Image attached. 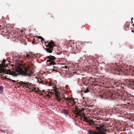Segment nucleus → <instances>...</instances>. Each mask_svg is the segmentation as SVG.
Instances as JSON below:
<instances>
[{
	"mask_svg": "<svg viewBox=\"0 0 134 134\" xmlns=\"http://www.w3.org/2000/svg\"><path fill=\"white\" fill-rule=\"evenodd\" d=\"M6 61L5 59L3 60L2 63L0 64V73H4L6 74H9L12 75L13 77H16L19 75H22L24 76H31L34 73L33 71L30 69V66L29 65H22L21 68L18 67L16 69V72L19 74H17L14 71H11L10 69L6 70L4 67H7L9 63H7L6 64Z\"/></svg>",
	"mask_w": 134,
	"mask_h": 134,
	"instance_id": "nucleus-1",
	"label": "nucleus"
},
{
	"mask_svg": "<svg viewBox=\"0 0 134 134\" xmlns=\"http://www.w3.org/2000/svg\"><path fill=\"white\" fill-rule=\"evenodd\" d=\"M48 83L49 86H53L52 87L53 88V91L55 92L56 98L57 99V100L59 102L60 101L63 102V99L65 100H66V99L67 98H65L64 94H62L61 96H60V92L57 91V88L55 87V85H53V83H52L50 82H49Z\"/></svg>",
	"mask_w": 134,
	"mask_h": 134,
	"instance_id": "nucleus-2",
	"label": "nucleus"
},
{
	"mask_svg": "<svg viewBox=\"0 0 134 134\" xmlns=\"http://www.w3.org/2000/svg\"><path fill=\"white\" fill-rule=\"evenodd\" d=\"M47 59H48L47 61V66H52V65H56V64L54 60L55 59V58L54 56L52 55L47 56Z\"/></svg>",
	"mask_w": 134,
	"mask_h": 134,
	"instance_id": "nucleus-3",
	"label": "nucleus"
},
{
	"mask_svg": "<svg viewBox=\"0 0 134 134\" xmlns=\"http://www.w3.org/2000/svg\"><path fill=\"white\" fill-rule=\"evenodd\" d=\"M54 42L51 40L50 42L48 43L47 45H46L47 48H45L46 51L49 53H51L53 50V48L55 46Z\"/></svg>",
	"mask_w": 134,
	"mask_h": 134,
	"instance_id": "nucleus-4",
	"label": "nucleus"
},
{
	"mask_svg": "<svg viewBox=\"0 0 134 134\" xmlns=\"http://www.w3.org/2000/svg\"><path fill=\"white\" fill-rule=\"evenodd\" d=\"M99 127H96V130L99 131V134H104L106 131H108L107 129L104 128V124H100L99 125Z\"/></svg>",
	"mask_w": 134,
	"mask_h": 134,
	"instance_id": "nucleus-5",
	"label": "nucleus"
},
{
	"mask_svg": "<svg viewBox=\"0 0 134 134\" xmlns=\"http://www.w3.org/2000/svg\"><path fill=\"white\" fill-rule=\"evenodd\" d=\"M111 69L118 71V72H123L124 68L122 67L121 66H118L116 64V63H114L111 65L110 68Z\"/></svg>",
	"mask_w": 134,
	"mask_h": 134,
	"instance_id": "nucleus-6",
	"label": "nucleus"
},
{
	"mask_svg": "<svg viewBox=\"0 0 134 134\" xmlns=\"http://www.w3.org/2000/svg\"><path fill=\"white\" fill-rule=\"evenodd\" d=\"M75 110L74 111V112L77 115V116H75L76 118H77L78 115H80L81 117H82V116L84 115V114L82 112L84 110L83 108H82L80 110H78L77 109V107L76 106H75Z\"/></svg>",
	"mask_w": 134,
	"mask_h": 134,
	"instance_id": "nucleus-7",
	"label": "nucleus"
},
{
	"mask_svg": "<svg viewBox=\"0 0 134 134\" xmlns=\"http://www.w3.org/2000/svg\"><path fill=\"white\" fill-rule=\"evenodd\" d=\"M17 82L16 83L17 84H19L21 85V86H23V87L25 86L28 88L30 85H31V83L29 82L25 83L24 82H23L22 81H20L19 82H18L19 80H18L16 81Z\"/></svg>",
	"mask_w": 134,
	"mask_h": 134,
	"instance_id": "nucleus-8",
	"label": "nucleus"
},
{
	"mask_svg": "<svg viewBox=\"0 0 134 134\" xmlns=\"http://www.w3.org/2000/svg\"><path fill=\"white\" fill-rule=\"evenodd\" d=\"M66 100L68 102V105H71L73 106L75 104L76 102L74 100V99L72 98H67Z\"/></svg>",
	"mask_w": 134,
	"mask_h": 134,
	"instance_id": "nucleus-9",
	"label": "nucleus"
},
{
	"mask_svg": "<svg viewBox=\"0 0 134 134\" xmlns=\"http://www.w3.org/2000/svg\"><path fill=\"white\" fill-rule=\"evenodd\" d=\"M122 72H127V73H128L129 75H131L132 76L134 75V71L133 68L130 69L128 70H126L124 68Z\"/></svg>",
	"mask_w": 134,
	"mask_h": 134,
	"instance_id": "nucleus-10",
	"label": "nucleus"
},
{
	"mask_svg": "<svg viewBox=\"0 0 134 134\" xmlns=\"http://www.w3.org/2000/svg\"><path fill=\"white\" fill-rule=\"evenodd\" d=\"M53 66L51 68V69L52 70V72H59L58 68L57 66L56 65H52Z\"/></svg>",
	"mask_w": 134,
	"mask_h": 134,
	"instance_id": "nucleus-11",
	"label": "nucleus"
},
{
	"mask_svg": "<svg viewBox=\"0 0 134 134\" xmlns=\"http://www.w3.org/2000/svg\"><path fill=\"white\" fill-rule=\"evenodd\" d=\"M24 58L26 59L29 60H31L32 59V55L30 54H27L26 55H23Z\"/></svg>",
	"mask_w": 134,
	"mask_h": 134,
	"instance_id": "nucleus-12",
	"label": "nucleus"
},
{
	"mask_svg": "<svg viewBox=\"0 0 134 134\" xmlns=\"http://www.w3.org/2000/svg\"><path fill=\"white\" fill-rule=\"evenodd\" d=\"M88 134H99L98 131L90 130L87 131Z\"/></svg>",
	"mask_w": 134,
	"mask_h": 134,
	"instance_id": "nucleus-13",
	"label": "nucleus"
},
{
	"mask_svg": "<svg viewBox=\"0 0 134 134\" xmlns=\"http://www.w3.org/2000/svg\"><path fill=\"white\" fill-rule=\"evenodd\" d=\"M37 82L39 83L42 84H46L48 83L47 82L43 81L41 79H38L37 80Z\"/></svg>",
	"mask_w": 134,
	"mask_h": 134,
	"instance_id": "nucleus-14",
	"label": "nucleus"
},
{
	"mask_svg": "<svg viewBox=\"0 0 134 134\" xmlns=\"http://www.w3.org/2000/svg\"><path fill=\"white\" fill-rule=\"evenodd\" d=\"M116 94L114 93H110L108 96H110L112 99H114L116 98Z\"/></svg>",
	"mask_w": 134,
	"mask_h": 134,
	"instance_id": "nucleus-15",
	"label": "nucleus"
},
{
	"mask_svg": "<svg viewBox=\"0 0 134 134\" xmlns=\"http://www.w3.org/2000/svg\"><path fill=\"white\" fill-rule=\"evenodd\" d=\"M105 94L102 91L99 93V96L101 98H104V97Z\"/></svg>",
	"mask_w": 134,
	"mask_h": 134,
	"instance_id": "nucleus-16",
	"label": "nucleus"
},
{
	"mask_svg": "<svg viewBox=\"0 0 134 134\" xmlns=\"http://www.w3.org/2000/svg\"><path fill=\"white\" fill-rule=\"evenodd\" d=\"M37 37L38 39H40L41 40V41H43L44 40V39L43 38H42L41 36H37Z\"/></svg>",
	"mask_w": 134,
	"mask_h": 134,
	"instance_id": "nucleus-17",
	"label": "nucleus"
},
{
	"mask_svg": "<svg viewBox=\"0 0 134 134\" xmlns=\"http://www.w3.org/2000/svg\"><path fill=\"white\" fill-rule=\"evenodd\" d=\"M37 89L36 87H33L32 88V89L31 90V92L34 91H35V90H36Z\"/></svg>",
	"mask_w": 134,
	"mask_h": 134,
	"instance_id": "nucleus-18",
	"label": "nucleus"
},
{
	"mask_svg": "<svg viewBox=\"0 0 134 134\" xmlns=\"http://www.w3.org/2000/svg\"><path fill=\"white\" fill-rule=\"evenodd\" d=\"M84 116L83 120L85 121H87V118L85 116V115H84V116Z\"/></svg>",
	"mask_w": 134,
	"mask_h": 134,
	"instance_id": "nucleus-19",
	"label": "nucleus"
},
{
	"mask_svg": "<svg viewBox=\"0 0 134 134\" xmlns=\"http://www.w3.org/2000/svg\"><path fill=\"white\" fill-rule=\"evenodd\" d=\"M3 87L2 86L0 87V93H2L3 92Z\"/></svg>",
	"mask_w": 134,
	"mask_h": 134,
	"instance_id": "nucleus-20",
	"label": "nucleus"
},
{
	"mask_svg": "<svg viewBox=\"0 0 134 134\" xmlns=\"http://www.w3.org/2000/svg\"><path fill=\"white\" fill-rule=\"evenodd\" d=\"M63 112L65 114H68L69 113V111L67 110H64V111Z\"/></svg>",
	"mask_w": 134,
	"mask_h": 134,
	"instance_id": "nucleus-21",
	"label": "nucleus"
},
{
	"mask_svg": "<svg viewBox=\"0 0 134 134\" xmlns=\"http://www.w3.org/2000/svg\"><path fill=\"white\" fill-rule=\"evenodd\" d=\"M35 92H36V93H37V92H41V91L40 90L39 88H37L36 90H35Z\"/></svg>",
	"mask_w": 134,
	"mask_h": 134,
	"instance_id": "nucleus-22",
	"label": "nucleus"
},
{
	"mask_svg": "<svg viewBox=\"0 0 134 134\" xmlns=\"http://www.w3.org/2000/svg\"><path fill=\"white\" fill-rule=\"evenodd\" d=\"M114 85L116 86H118L119 84V83L118 82H114Z\"/></svg>",
	"mask_w": 134,
	"mask_h": 134,
	"instance_id": "nucleus-23",
	"label": "nucleus"
},
{
	"mask_svg": "<svg viewBox=\"0 0 134 134\" xmlns=\"http://www.w3.org/2000/svg\"><path fill=\"white\" fill-rule=\"evenodd\" d=\"M73 50L76 52H77V51H78V50L77 49V47H74L73 48Z\"/></svg>",
	"mask_w": 134,
	"mask_h": 134,
	"instance_id": "nucleus-24",
	"label": "nucleus"
},
{
	"mask_svg": "<svg viewBox=\"0 0 134 134\" xmlns=\"http://www.w3.org/2000/svg\"><path fill=\"white\" fill-rule=\"evenodd\" d=\"M89 91L88 88H86V90L84 91V92L85 93H87L89 92Z\"/></svg>",
	"mask_w": 134,
	"mask_h": 134,
	"instance_id": "nucleus-25",
	"label": "nucleus"
},
{
	"mask_svg": "<svg viewBox=\"0 0 134 134\" xmlns=\"http://www.w3.org/2000/svg\"><path fill=\"white\" fill-rule=\"evenodd\" d=\"M9 80L10 81H12L13 82H16L17 81L14 80H12L10 79H9Z\"/></svg>",
	"mask_w": 134,
	"mask_h": 134,
	"instance_id": "nucleus-26",
	"label": "nucleus"
},
{
	"mask_svg": "<svg viewBox=\"0 0 134 134\" xmlns=\"http://www.w3.org/2000/svg\"><path fill=\"white\" fill-rule=\"evenodd\" d=\"M9 26H6V28L7 29H8V30H9V29H10V28L9 27Z\"/></svg>",
	"mask_w": 134,
	"mask_h": 134,
	"instance_id": "nucleus-27",
	"label": "nucleus"
},
{
	"mask_svg": "<svg viewBox=\"0 0 134 134\" xmlns=\"http://www.w3.org/2000/svg\"><path fill=\"white\" fill-rule=\"evenodd\" d=\"M4 77V79H7V80H9V79H10L8 78L6 76H4V77Z\"/></svg>",
	"mask_w": 134,
	"mask_h": 134,
	"instance_id": "nucleus-28",
	"label": "nucleus"
},
{
	"mask_svg": "<svg viewBox=\"0 0 134 134\" xmlns=\"http://www.w3.org/2000/svg\"><path fill=\"white\" fill-rule=\"evenodd\" d=\"M133 18L132 17V18H131V24H133V21H132V20H133Z\"/></svg>",
	"mask_w": 134,
	"mask_h": 134,
	"instance_id": "nucleus-29",
	"label": "nucleus"
},
{
	"mask_svg": "<svg viewBox=\"0 0 134 134\" xmlns=\"http://www.w3.org/2000/svg\"><path fill=\"white\" fill-rule=\"evenodd\" d=\"M47 97H48L49 98H50V96L48 94H47Z\"/></svg>",
	"mask_w": 134,
	"mask_h": 134,
	"instance_id": "nucleus-30",
	"label": "nucleus"
},
{
	"mask_svg": "<svg viewBox=\"0 0 134 134\" xmlns=\"http://www.w3.org/2000/svg\"><path fill=\"white\" fill-rule=\"evenodd\" d=\"M49 93H50L51 94H53L54 93L53 92H49Z\"/></svg>",
	"mask_w": 134,
	"mask_h": 134,
	"instance_id": "nucleus-31",
	"label": "nucleus"
},
{
	"mask_svg": "<svg viewBox=\"0 0 134 134\" xmlns=\"http://www.w3.org/2000/svg\"><path fill=\"white\" fill-rule=\"evenodd\" d=\"M132 25L133 26V27H134V23H133V24H132Z\"/></svg>",
	"mask_w": 134,
	"mask_h": 134,
	"instance_id": "nucleus-32",
	"label": "nucleus"
},
{
	"mask_svg": "<svg viewBox=\"0 0 134 134\" xmlns=\"http://www.w3.org/2000/svg\"><path fill=\"white\" fill-rule=\"evenodd\" d=\"M64 67L66 69L68 68L67 66H65Z\"/></svg>",
	"mask_w": 134,
	"mask_h": 134,
	"instance_id": "nucleus-33",
	"label": "nucleus"
},
{
	"mask_svg": "<svg viewBox=\"0 0 134 134\" xmlns=\"http://www.w3.org/2000/svg\"><path fill=\"white\" fill-rule=\"evenodd\" d=\"M131 31L132 32H133V33H134V30H131Z\"/></svg>",
	"mask_w": 134,
	"mask_h": 134,
	"instance_id": "nucleus-34",
	"label": "nucleus"
},
{
	"mask_svg": "<svg viewBox=\"0 0 134 134\" xmlns=\"http://www.w3.org/2000/svg\"><path fill=\"white\" fill-rule=\"evenodd\" d=\"M38 93V94H41V95L42 96L43 95V94H41V93Z\"/></svg>",
	"mask_w": 134,
	"mask_h": 134,
	"instance_id": "nucleus-35",
	"label": "nucleus"
},
{
	"mask_svg": "<svg viewBox=\"0 0 134 134\" xmlns=\"http://www.w3.org/2000/svg\"><path fill=\"white\" fill-rule=\"evenodd\" d=\"M81 97H82V99H84L85 98L83 97L82 96H81Z\"/></svg>",
	"mask_w": 134,
	"mask_h": 134,
	"instance_id": "nucleus-36",
	"label": "nucleus"
},
{
	"mask_svg": "<svg viewBox=\"0 0 134 134\" xmlns=\"http://www.w3.org/2000/svg\"><path fill=\"white\" fill-rule=\"evenodd\" d=\"M44 90H43L42 91H41V92H44Z\"/></svg>",
	"mask_w": 134,
	"mask_h": 134,
	"instance_id": "nucleus-37",
	"label": "nucleus"
},
{
	"mask_svg": "<svg viewBox=\"0 0 134 134\" xmlns=\"http://www.w3.org/2000/svg\"><path fill=\"white\" fill-rule=\"evenodd\" d=\"M32 43H33V44H34V42H32Z\"/></svg>",
	"mask_w": 134,
	"mask_h": 134,
	"instance_id": "nucleus-38",
	"label": "nucleus"
},
{
	"mask_svg": "<svg viewBox=\"0 0 134 134\" xmlns=\"http://www.w3.org/2000/svg\"><path fill=\"white\" fill-rule=\"evenodd\" d=\"M4 77V76H3L2 77V79H4V77Z\"/></svg>",
	"mask_w": 134,
	"mask_h": 134,
	"instance_id": "nucleus-39",
	"label": "nucleus"
},
{
	"mask_svg": "<svg viewBox=\"0 0 134 134\" xmlns=\"http://www.w3.org/2000/svg\"><path fill=\"white\" fill-rule=\"evenodd\" d=\"M2 131L4 133H5V132H4V131H3L2 130Z\"/></svg>",
	"mask_w": 134,
	"mask_h": 134,
	"instance_id": "nucleus-40",
	"label": "nucleus"
},
{
	"mask_svg": "<svg viewBox=\"0 0 134 134\" xmlns=\"http://www.w3.org/2000/svg\"><path fill=\"white\" fill-rule=\"evenodd\" d=\"M10 35H11V34H9V36H10Z\"/></svg>",
	"mask_w": 134,
	"mask_h": 134,
	"instance_id": "nucleus-41",
	"label": "nucleus"
},
{
	"mask_svg": "<svg viewBox=\"0 0 134 134\" xmlns=\"http://www.w3.org/2000/svg\"><path fill=\"white\" fill-rule=\"evenodd\" d=\"M23 32V31H21V33H22Z\"/></svg>",
	"mask_w": 134,
	"mask_h": 134,
	"instance_id": "nucleus-42",
	"label": "nucleus"
},
{
	"mask_svg": "<svg viewBox=\"0 0 134 134\" xmlns=\"http://www.w3.org/2000/svg\"><path fill=\"white\" fill-rule=\"evenodd\" d=\"M6 76V77L7 76Z\"/></svg>",
	"mask_w": 134,
	"mask_h": 134,
	"instance_id": "nucleus-43",
	"label": "nucleus"
},
{
	"mask_svg": "<svg viewBox=\"0 0 134 134\" xmlns=\"http://www.w3.org/2000/svg\"><path fill=\"white\" fill-rule=\"evenodd\" d=\"M12 65L13 66H14V65Z\"/></svg>",
	"mask_w": 134,
	"mask_h": 134,
	"instance_id": "nucleus-44",
	"label": "nucleus"
},
{
	"mask_svg": "<svg viewBox=\"0 0 134 134\" xmlns=\"http://www.w3.org/2000/svg\"><path fill=\"white\" fill-rule=\"evenodd\" d=\"M105 134V133H104V134Z\"/></svg>",
	"mask_w": 134,
	"mask_h": 134,
	"instance_id": "nucleus-45",
	"label": "nucleus"
}]
</instances>
